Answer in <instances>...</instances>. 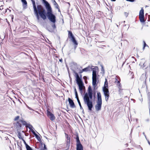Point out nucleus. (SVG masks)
<instances>
[{"label": "nucleus", "instance_id": "obj_1", "mask_svg": "<svg viewBox=\"0 0 150 150\" xmlns=\"http://www.w3.org/2000/svg\"><path fill=\"white\" fill-rule=\"evenodd\" d=\"M38 10L34 11V12L39 20L40 18L39 16L44 20L46 19V12L43 7L41 5H37Z\"/></svg>", "mask_w": 150, "mask_h": 150}, {"label": "nucleus", "instance_id": "obj_2", "mask_svg": "<svg viewBox=\"0 0 150 150\" xmlns=\"http://www.w3.org/2000/svg\"><path fill=\"white\" fill-rule=\"evenodd\" d=\"M47 10V13L46 14L48 19L53 23H54L56 21V16L52 13V8L49 4L45 6Z\"/></svg>", "mask_w": 150, "mask_h": 150}, {"label": "nucleus", "instance_id": "obj_3", "mask_svg": "<svg viewBox=\"0 0 150 150\" xmlns=\"http://www.w3.org/2000/svg\"><path fill=\"white\" fill-rule=\"evenodd\" d=\"M88 96L89 97H88L87 94L86 93L84 96L83 100L85 103L88 106V109L91 111L93 107V103L92 101L90 100V99H92L93 95H89Z\"/></svg>", "mask_w": 150, "mask_h": 150}, {"label": "nucleus", "instance_id": "obj_4", "mask_svg": "<svg viewBox=\"0 0 150 150\" xmlns=\"http://www.w3.org/2000/svg\"><path fill=\"white\" fill-rule=\"evenodd\" d=\"M76 81L79 87L80 92L82 94L83 93L82 87L83 86V84L82 81L81 77H80L79 76L76 77Z\"/></svg>", "mask_w": 150, "mask_h": 150}, {"label": "nucleus", "instance_id": "obj_5", "mask_svg": "<svg viewBox=\"0 0 150 150\" xmlns=\"http://www.w3.org/2000/svg\"><path fill=\"white\" fill-rule=\"evenodd\" d=\"M76 150H83V146L81 143L78 134H76Z\"/></svg>", "mask_w": 150, "mask_h": 150}, {"label": "nucleus", "instance_id": "obj_6", "mask_svg": "<svg viewBox=\"0 0 150 150\" xmlns=\"http://www.w3.org/2000/svg\"><path fill=\"white\" fill-rule=\"evenodd\" d=\"M139 17L140 21L141 22H144L145 21L144 18V11L142 8H141L140 11Z\"/></svg>", "mask_w": 150, "mask_h": 150}, {"label": "nucleus", "instance_id": "obj_7", "mask_svg": "<svg viewBox=\"0 0 150 150\" xmlns=\"http://www.w3.org/2000/svg\"><path fill=\"white\" fill-rule=\"evenodd\" d=\"M102 101H97V104L95 106L96 110L99 111L101 110Z\"/></svg>", "mask_w": 150, "mask_h": 150}, {"label": "nucleus", "instance_id": "obj_8", "mask_svg": "<svg viewBox=\"0 0 150 150\" xmlns=\"http://www.w3.org/2000/svg\"><path fill=\"white\" fill-rule=\"evenodd\" d=\"M68 37L71 39L72 42L76 40V39L73 35L72 32L70 31H68Z\"/></svg>", "mask_w": 150, "mask_h": 150}, {"label": "nucleus", "instance_id": "obj_9", "mask_svg": "<svg viewBox=\"0 0 150 150\" xmlns=\"http://www.w3.org/2000/svg\"><path fill=\"white\" fill-rule=\"evenodd\" d=\"M68 100L70 107L71 108H73L75 107V106L74 102L72 100H71L70 98H69L68 99Z\"/></svg>", "mask_w": 150, "mask_h": 150}, {"label": "nucleus", "instance_id": "obj_10", "mask_svg": "<svg viewBox=\"0 0 150 150\" xmlns=\"http://www.w3.org/2000/svg\"><path fill=\"white\" fill-rule=\"evenodd\" d=\"M97 67H96L94 68L92 67L91 70L93 71L92 77H97V74L96 71V68H97Z\"/></svg>", "mask_w": 150, "mask_h": 150}, {"label": "nucleus", "instance_id": "obj_11", "mask_svg": "<svg viewBox=\"0 0 150 150\" xmlns=\"http://www.w3.org/2000/svg\"><path fill=\"white\" fill-rule=\"evenodd\" d=\"M93 67V66H91V67L90 66H88L87 67L84 68L82 69V71L86 72L88 71H90L92 67Z\"/></svg>", "mask_w": 150, "mask_h": 150}, {"label": "nucleus", "instance_id": "obj_12", "mask_svg": "<svg viewBox=\"0 0 150 150\" xmlns=\"http://www.w3.org/2000/svg\"><path fill=\"white\" fill-rule=\"evenodd\" d=\"M97 101H102L101 95L99 92L97 93Z\"/></svg>", "mask_w": 150, "mask_h": 150}, {"label": "nucleus", "instance_id": "obj_13", "mask_svg": "<svg viewBox=\"0 0 150 150\" xmlns=\"http://www.w3.org/2000/svg\"><path fill=\"white\" fill-rule=\"evenodd\" d=\"M21 1L23 4V8H26L27 7V2L26 0H21Z\"/></svg>", "mask_w": 150, "mask_h": 150}, {"label": "nucleus", "instance_id": "obj_14", "mask_svg": "<svg viewBox=\"0 0 150 150\" xmlns=\"http://www.w3.org/2000/svg\"><path fill=\"white\" fill-rule=\"evenodd\" d=\"M97 82V77H92V85L95 86L96 85Z\"/></svg>", "mask_w": 150, "mask_h": 150}, {"label": "nucleus", "instance_id": "obj_15", "mask_svg": "<svg viewBox=\"0 0 150 150\" xmlns=\"http://www.w3.org/2000/svg\"><path fill=\"white\" fill-rule=\"evenodd\" d=\"M103 91L104 93V95L109 94L108 88H103Z\"/></svg>", "mask_w": 150, "mask_h": 150}, {"label": "nucleus", "instance_id": "obj_16", "mask_svg": "<svg viewBox=\"0 0 150 150\" xmlns=\"http://www.w3.org/2000/svg\"><path fill=\"white\" fill-rule=\"evenodd\" d=\"M21 122H20V120H19L18 122H17L16 124V126L18 128H20L21 127Z\"/></svg>", "mask_w": 150, "mask_h": 150}, {"label": "nucleus", "instance_id": "obj_17", "mask_svg": "<svg viewBox=\"0 0 150 150\" xmlns=\"http://www.w3.org/2000/svg\"><path fill=\"white\" fill-rule=\"evenodd\" d=\"M32 3L33 4V8L34 9V11L36 10H38V8H37V7H36V6L35 5V1L33 0V1H32Z\"/></svg>", "mask_w": 150, "mask_h": 150}, {"label": "nucleus", "instance_id": "obj_18", "mask_svg": "<svg viewBox=\"0 0 150 150\" xmlns=\"http://www.w3.org/2000/svg\"><path fill=\"white\" fill-rule=\"evenodd\" d=\"M72 42L74 44V49L75 50L77 46L78 43L76 40Z\"/></svg>", "mask_w": 150, "mask_h": 150}, {"label": "nucleus", "instance_id": "obj_19", "mask_svg": "<svg viewBox=\"0 0 150 150\" xmlns=\"http://www.w3.org/2000/svg\"><path fill=\"white\" fill-rule=\"evenodd\" d=\"M50 119L52 121L54 120L55 119V117L53 114L51 115L50 116Z\"/></svg>", "mask_w": 150, "mask_h": 150}, {"label": "nucleus", "instance_id": "obj_20", "mask_svg": "<svg viewBox=\"0 0 150 150\" xmlns=\"http://www.w3.org/2000/svg\"><path fill=\"white\" fill-rule=\"evenodd\" d=\"M20 122H21L22 124L24 125H25L26 127L28 125V124L26 123V122L25 121H23L21 120H20Z\"/></svg>", "mask_w": 150, "mask_h": 150}, {"label": "nucleus", "instance_id": "obj_21", "mask_svg": "<svg viewBox=\"0 0 150 150\" xmlns=\"http://www.w3.org/2000/svg\"><path fill=\"white\" fill-rule=\"evenodd\" d=\"M54 0V1H53V3H54V5L55 6V7L56 8L58 9L59 8H58L59 6H58V4L54 0Z\"/></svg>", "mask_w": 150, "mask_h": 150}, {"label": "nucleus", "instance_id": "obj_22", "mask_svg": "<svg viewBox=\"0 0 150 150\" xmlns=\"http://www.w3.org/2000/svg\"><path fill=\"white\" fill-rule=\"evenodd\" d=\"M26 127H28L31 131L33 129L32 126L30 124H28Z\"/></svg>", "mask_w": 150, "mask_h": 150}, {"label": "nucleus", "instance_id": "obj_23", "mask_svg": "<svg viewBox=\"0 0 150 150\" xmlns=\"http://www.w3.org/2000/svg\"><path fill=\"white\" fill-rule=\"evenodd\" d=\"M35 136L36 138L39 142H40L41 141V139L40 137L38 136V134H36V135H35Z\"/></svg>", "mask_w": 150, "mask_h": 150}, {"label": "nucleus", "instance_id": "obj_24", "mask_svg": "<svg viewBox=\"0 0 150 150\" xmlns=\"http://www.w3.org/2000/svg\"><path fill=\"white\" fill-rule=\"evenodd\" d=\"M104 96L105 98V100L106 101H107L108 100V98L109 96V94L105 95Z\"/></svg>", "mask_w": 150, "mask_h": 150}, {"label": "nucleus", "instance_id": "obj_25", "mask_svg": "<svg viewBox=\"0 0 150 150\" xmlns=\"http://www.w3.org/2000/svg\"><path fill=\"white\" fill-rule=\"evenodd\" d=\"M42 0V3L44 4L45 6L49 4L48 3V2L45 0Z\"/></svg>", "mask_w": 150, "mask_h": 150}, {"label": "nucleus", "instance_id": "obj_26", "mask_svg": "<svg viewBox=\"0 0 150 150\" xmlns=\"http://www.w3.org/2000/svg\"><path fill=\"white\" fill-rule=\"evenodd\" d=\"M117 79L118 77L117 76H116L115 78V83H120V80H117Z\"/></svg>", "mask_w": 150, "mask_h": 150}, {"label": "nucleus", "instance_id": "obj_27", "mask_svg": "<svg viewBox=\"0 0 150 150\" xmlns=\"http://www.w3.org/2000/svg\"><path fill=\"white\" fill-rule=\"evenodd\" d=\"M27 150H33L31 148L29 145H26Z\"/></svg>", "mask_w": 150, "mask_h": 150}, {"label": "nucleus", "instance_id": "obj_28", "mask_svg": "<svg viewBox=\"0 0 150 150\" xmlns=\"http://www.w3.org/2000/svg\"><path fill=\"white\" fill-rule=\"evenodd\" d=\"M103 88H108V84H104V87H103Z\"/></svg>", "mask_w": 150, "mask_h": 150}, {"label": "nucleus", "instance_id": "obj_29", "mask_svg": "<svg viewBox=\"0 0 150 150\" xmlns=\"http://www.w3.org/2000/svg\"><path fill=\"white\" fill-rule=\"evenodd\" d=\"M143 42H144V46H143V50H144L145 47H146V46L148 47V46L146 44L145 42L144 41H143Z\"/></svg>", "mask_w": 150, "mask_h": 150}, {"label": "nucleus", "instance_id": "obj_30", "mask_svg": "<svg viewBox=\"0 0 150 150\" xmlns=\"http://www.w3.org/2000/svg\"><path fill=\"white\" fill-rule=\"evenodd\" d=\"M18 137L20 139L21 138V134L19 132H18Z\"/></svg>", "mask_w": 150, "mask_h": 150}, {"label": "nucleus", "instance_id": "obj_31", "mask_svg": "<svg viewBox=\"0 0 150 150\" xmlns=\"http://www.w3.org/2000/svg\"><path fill=\"white\" fill-rule=\"evenodd\" d=\"M75 98H76V99H77V101H78L79 100V98L78 96V93L75 94Z\"/></svg>", "mask_w": 150, "mask_h": 150}, {"label": "nucleus", "instance_id": "obj_32", "mask_svg": "<svg viewBox=\"0 0 150 150\" xmlns=\"http://www.w3.org/2000/svg\"><path fill=\"white\" fill-rule=\"evenodd\" d=\"M118 87L119 88V89H121L122 86H121V85L120 84V83H118Z\"/></svg>", "mask_w": 150, "mask_h": 150}, {"label": "nucleus", "instance_id": "obj_33", "mask_svg": "<svg viewBox=\"0 0 150 150\" xmlns=\"http://www.w3.org/2000/svg\"><path fill=\"white\" fill-rule=\"evenodd\" d=\"M79 104V105L80 107V109H81V108H82V107L81 105V103H80V100H79L78 101H77Z\"/></svg>", "mask_w": 150, "mask_h": 150}, {"label": "nucleus", "instance_id": "obj_34", "mask_svg": "<svg viewBox=\"0 0 150 150\" xmlns=\"http://www.w3.org/2000/svg\"><path fill=\"white\" fill-rule=\"evenodd\" d=\"M66 137L67 138V142H70V137H68V135L67 134Z\"/></svg>", "mask_w": 150, "mask_h": 150}, {"label": "nucleus", "instance_id": "obj_35", "mask_svg": "<svg viewBox=\"0 0 150 150\" xmlns=\"http://www.w3.org/2000/svg\"><path fill=\"white\" fill-rule=\"evenodd\" d=\"M52 114L50 112L48 111L47 110V114L48 116H50L51 115H52Z\"/></svg>", "mask_w": 150, "mask_h": 150}, {"label": "nucleus", "instance_id": "obj_36", "mask_svg": "<svg viewBox=\"0 0 150 150\" xmlns=\"http://www.w3.org/2000/svg\"><path fill=\"white\" fill-rule=\"evenodd\" d=\"M52 26L54 29L56 28V26L55 25L54 23V24H53L52 25Z\"/></svg>", "mask_w": 150, "mask_h": 150}, {"label": "nucleus", "instance_id": "obj_37", "mask_svg": "<svg viewBox=\"0 0 150 150\" xmlns=\"http://www.w3.org/2000/svg\"><path fill=\"white\" fill-rule=\"evenodd\" d=\"M122 88L119 89V91H118L119 93L120 94H121L122 93Z\"/></svg>", "mask_w": 150, "mask_h": 150}, {"label": "nucleus", "instance_id": "obj_38", "mask_svg": "<svg viewBox=\"0 0 150 150\" xmlns=\"http://www.w3.org/2000/svg\"><path fill=\"white\" fill-rule=\"evenodd\" d=\"M92 91V88L90 86H89L88 88V92Z\"/></svg>", "mask_w": 150, "mask_h": 150}, {"label": "nucleus", "instance_id": "obj_39", "mask_svg": "<svg viewBox=\"0 0 150 150\" xmlns=\"http://www.w3.org/2000/svg\"><path fill=\"white\" fill-rule=\"evenodd\" d=\"M19 117V116H17L14 119V120L16 121L18 120Z\"/></svg>", "mask_w": 150, "mask_h": 150}, {"label": "nucleus", "instance_id": "obj_40", "mask_svg": "<svg viewBox=\"0 0 150 150\" xmlns=\"http://www.w3.org/2000/svg\"><path fill=\"white\" fill-rule=\"evenodd\" d=\"M33 134L35 136L36 134H37L34 131L33 129H32V130H31Z\"/></svg>", "mask_w": 150, "mask_h": 150}, {"label": "nucleus", "instance_id": "obj_41", "mask_svg": "<svg viewBox=\"0 0 150 150\" xmlns=\"http://www.w3.org/2000/svg\"><path fill=\"white\" fill-rule=\"evenodd\" d=\"M124 14L125 16H126V17H127L128 15V13L126 12H125L124 13Z\"/></svg>", "mask_w": 150, "mask_h": 150}, {"label": "nucleus", "instance_id": "obj_42", "mask_svg": "<svg viewBox=\"0 0 150 150\" xmlns=\"http://www.w3.org/2000/svg\"><path fill=\"white\" fill-rule=\"evenodd\" d=\"M88 95H93V93H92V91H89V92H88Z\"/></svg>", "mask_w": 150, "mask_h": 150}, {"label": "nucleus", "instance_id": "obj_43", "mask_svg": "<svg viewBox=\"0 0 150 150\" xmlns=\"http://www.w3.org/2000/svg\"><path fill=\"white\" fill-rule=\"evenodd\" d=\"M74 91L75 92V94H76H76L77 93V92L76 88H75V87L74 88Z\"/></svg>", "mask_w": 150, "mask_h": 150}, {"label": "nucleus", "instance_id": "obj_44", "mask_svg": "<svg viewBox=\"0 0 150 150\" xmlns=\"http://www.w3.org/2000/svg\"><path fill=\"white\" fill-rule=\"evenodd\" d=\"M74 73L76 75V77L79 76L78 74L76 72H74Z\"/></svg>", "mask_w": 150, "mask_h": 150}, {"label": "nucleus", "instance_id": "obj_45", "mask_svg": "<svg viewBox=\"0 0 150 150\" xmlns=\"http://www.w3.org/2000/svg\"><path fill=\"white\" fill-rule=\"evenodd\" d=\"M127 1L131 2H133L135 1V0H126Z\"/></svg>", "mask_w": 150, "mask_h": 150}, {"label": "nucleus", "instance_id": "obj_46", "mask_svg": "<svg viewBox=\"0 0 150 150\" xmlns=\"http://www.w3.org/2000/svg\"><path fill=\"white\" fill-rule=\"evenodd\" d=\"M108 84V82L107 81V79H105V84Z\"/></svg>", "mask_w": 150, "mask_h": 150}, {"label": "nucleus", "instance_id": "obj_47", "mask_svg": "<svg viewBox=\"0 0 150 150\" xmlns=\"http://www.w3.org/2000/svg\"><path fill=\"white\" fill-rule=\"evenodd\" d=\"M83 79L84 80H86V79H87V77H86V76H84L83 77Z\"/></svg>", "mask_w": 150, "mask_h": 150}, {"label": "nucleus", "instance_id": "obj_48", "mask_svg": "<svg viewBox=\"0 0 150 150\" xmlns=\"http://www.w3.org/2000/svg\"><path fill=\"white\" fill-rule=\"evenodd\" d=\"M23 141H24V143L25 145V146L26 147V145H28L26 142H25V141L24 140H23Z\"/></svg>", "mask_w": 150, "mask_h": 150}, {"label": "nucleus", "instance_id": "obj_49", "mask_svg": "<svg viewBox=\"0 0 150 150\" xmlns=\"http://www.w3.org/2000/svg\"><path fill=\"white\" fill-rule=\"evenodd\" d=\"M27 108L30 110H33L30 107H29L28 106H27Z\"/></svg>", "mask_w": 150, "mask_h": 150}, {"label": "nucleus", "instance_id": "obj_50", "mask_svg": "<svg viewBox=\"0 0 150 150\" xmlns=\"http://www.w3.org/2000/svg\"><path fill=\"white\" fill-rule=\"evenodd\" d=\"M101 71H104V69H103V66H102V67H101Z\"/></svg>", "mask_w": 150, "mask_h": 150}, {"label": "nucleus", "instance_id": "obj_51", "mask_svg": "<svg viewBox=\"0 0 150 150\" xmlns=\"http://www.w3.org/2000/svg\"><path fill=\"white\" fill-rule=\"evenodd\" d=\"M47 29L48 30L49 32H52V30H49V29L48 28H47Z\"/></svg>", "mask_w": 150, "mask_h": 150}, {"label": "nucleus", "instance_id": "obj_52", "mask_svg": "<svg viewBox=\"0 0 150 150\" xmlns=\"http://www.w3.org/2000/svg\"><path fill=\"white\" fill-rule=\"evenodd\" d=\"M59 61L61 62V63L62 62V59H59Z\"/></svg>", "mask_w": 150, "mask_h": 150}, {"label": "nucleus", "instance_id": "obj_53", "mask_svg": "<svg viewBox=\"0 0 150 150\" xmlns=\"http://www.w3.org/2000/svg\"><path fill=\"white\" fill-rule=\"evenodd\" d=\"M44 148L45 149H47L46 148V146L45 144H44Z\"/></svg>", "mask_w": 150, "mask_h": 150}, {"label": "nucleus", "instance_id": "obj_54", "mask_svg": "<svg viewBox=\"0 0 150 150\" xmlns=\"http://www.w3.org/2000/svg\"><path fill=\"white\" fill-rule=\"evenodd\" d=\"M93 86V88L94 89V90H95V88H96V85Z\"/></svg>", "mask_w": 150, "mask_h": 150}, {"label": "nucleus", "instance_id": "obj_55", "mask_svg": "<svg viewBox=\"0 0 150 150\" xmlns=\"http://www.w3.org/2000/svg\"><path fill=\"white\" fill-rule=\"evenodd\" d=\"M83 71H82V69L80 72V73H82Z\"/></svg>", "mask_w": 150, "mask_h": 150}, {"label": "nucleus", "instance_id": "obj_56", "mask_svg": "<svg viewBox=\"0 0 150 150\" xmlns=\"http://www.w3.org/2000/svg\"><path fill=\"white\" fill-rule=\"evenodd\" d=\"M81 109H82L83 110H82V112L83 113H84V111H83V108H81Z\"/></svg>", "mask_w": 150, "mask_h": 150}, {"label": "nucleus", "instance_id": "obj_57", "mask_svg": "<svg viewBox=\"0 0 150 150\" xmlns=\"http://www.w3.org/2000/svg\"><path fill=\"white\" fill-rule=\"evenodd\" d=\"M148 143L150 145V142L149 141H148Z\"/></svg>", "mask_w": 150, "mask_h": 150}, {"label": "nucleus", "instance_id": "obj_58", "mask_svg": "<svg viewBox=\"0 0 150 150\" xmlns=\"http://www.w3.org/2000/svg\"><path fill=\"white\" fill-rule=\"evenodd\" d=\"M112 1H116V0H111Z\"/></svg>", "mask_w": 150, "mask_h": 150}, {"label": "nucleus", "instance_id": "obj_59", "mask_svg": "<svg viewBox=\"0 0 150 150\" xmlns=\"http://www.w3.org/2000/svg\"><path fill=\"white\" fill-rule=\"evenodd\" d=\"M143 134H144V135L146 137V135H145V134H144V132H143Z\"/></svg>", "mask_w": 150, "mask_h": 150}, {"label": "nucleus", "instance_id": "obj_60", "mask_svg": "<svg viewBox=\"0 0 150 150\" xmlns=\"http://www.w3.org/2000/svg\"><path fill=\"white\" fill-rule=\"evenodd\" d=\"M80 77H81V78L82 77V75H80Z\"/></svg>", "mask_w": 150, "mask_h": 150}, {"label": "nucleus", "instance_id": "obj_61", "mask_svg": "<svg viewBox=\"0 0 150 150\" xmlns=\"http://www.w3.org/2000/svg\"><path fill=\"white\" fill-rule=\"evenodd\" d=\"M2 9V8H0V9Z\"/></svg>", "mask_w": 150, "mask_h": 150}, {"label": "nucleus", "instance_id": "obj_62", "mask_svg": "<svg viewBox=\"0 0 150 150\" xmlns=\"http://www.w3.org/2000/svg\"><path fill=\"white\" fill-rule=\"evenodd\" d=\"M2 9V8H0V9Z\"/></svg>", "mask_w": 150, "mask_h": 150}, {"label": "nucleus", "instance_id": "obj_63", "mask_svg": "<svg viewBox=\"0 0 150 150\" xmlns=\"http://www.w3.org/2000/svg\"><path fill=\"white\" fill-rule=\"evenodd\" d=\"M131 100H134L133 99H131Z\"/></svg>", "mask_w": 150, "mask_h": 150}]
</instances>
